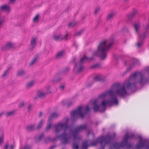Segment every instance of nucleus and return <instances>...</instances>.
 I'll list each match as a JSON object with an SVG mask.
<instances>
[{
	"label": "nucleus",
	"mask_w": 149,
	"mask_h": 149,
	"mask_svg": "<svg viewBox=\"0 0 149 149\" xmlns=\"http://www.w3.org/2000/svg\"><path fill=\"white\" fill-rule=\"evenodd\" d=\"M135 74L130 77L123 85L117 84L114 85L110 89L100 94L97 99L89 102L85 107H79L77 109L72 111L71 115L73 117H83L90 109H93L95 111H104L107 106L117 104L118 103L115 95L123 96L127 93V89L131 87L132 84L137 79Z\"/></svg>",
	"instance_id": "1"
},
{
	"label": "nucleus",
	"mask_w": 149,
	"mask_h": 149,
	"mask_svg": "<svg viewBox=\"0 0 149 149\" xmlns=\"http://www.w3.org/2000/svg\"><path fill=\"white\" fill-rule=\"evenodd\" d=\"M113 43V42L109 39L102 40L97 46V49L94 51L93 55L100 56L101 59H104L107 56V52Z\"/></svg>",
	"instance_id": "2"
},
{
	"label": "nucleus",
	"mask_w": 149,
	"mask_h": 149,
	"mask_svg": "<svg viewBox=\"0 0 149 149\" xmlns=\"http://www.w3.org/2000/svg\"><path fill=\"white\" fill-rule=\"evenodd\" d=\"M68 120V119L66 118L62 122L58 123L55 125V131L56 134L58 133L63 132L66 130Z\"/></svg>",
	"instance_id": "3"
},
{
	"label": "nucleus",
	"mask_w": 149,
	"mask_h": 149,
	"mask_svg": "<svg viewBox=\"0 0 149 149\" xmlns=\"http://www.w3.org/2000/svg\"><path fill=\"white\" fill-rule=\"evenodd\" d=\"M68 34L63 31H58L54 34L52 36V39L55 40L60 41L63 40L67 39Z\"/></svg>",
	"instance_id": "4"
},
{
	"label": "nucleus",
	"mask_w": 149,
	"mask_h": 149,
	"mask_svg": "<svg viewBox=\"0 0 149 149\" xmlns=\"http://www.w3.org/2000/svg\"><path fill=\"white\" fill-rule=\"evenodd\" d=\"M83 67L80 63H78L75 66L74 71L75 72L78 73L82 71L83 69Z\"/></svg>",
	"instance_id": "5"
},
{
	"label": "nucleus",
	"mask_w": 149,
	"mask_h": 149,
	"mask_svg": "<svg viewBox=\"0 0 149 149\" xmlns=\"http://www.w3.org/2000/svg\"><path fill=\"white\" fill-rule=\"evenodd\" d=\"M4 148L5 149L15 148V145L14 143H10L9 142H7L4 144Z\"/></svg>",
	"instance_id": "6"
},
{
	"label": "nucleus",
	"mask_w": 149,
	"mask_h": 149,
	"mask_svg": "<svg viewBox=\"0 0 149 149\" xmlns=\"http://www.w3.org/2000/svg\"><path fill=\"white\" fill-rule=\"evenodd\" d=\"M38 38L36 37H33L32 38L31 41L30 47L32 48L36 45Z\"/></svg>",
	"instance_id": "7"
},
{
	"label": "nucleus",
	"mask_w": 149,
	"mask_h": 149,
	"mask_svg": "<svg viewBox=\"0 0 149 149\" xmlns=\"http://www.w3.org/2000/svg\"><path fill=\"white\" fill-rule=\"evenodd\" d=\"M35 81L34 80H31L26 82L25 84L26 87L27 88H30L33 86L35 84Z\"/></svg>",
	"instance_id": "8"
},
{
	"label": "nucleus",
	"mask_w": 149,
	"mask_h": 149,
	"mask_svg": "<svg viewBox=\"0 0 149 149\" xmlns=\"http://www.w3.org/2000/svg\"><path fill=\"white\" fill-rule=\"evenodd\" d=\"M65 53L64 50L60 51L58 52L55 55V58L57 59H59L63 57Z\"/></svg>",
	"instance_id": "9"
},
{
	"label": "nucleus",
	"mask_w": 149,
	"mask_h": 149,
	"mask_svg": "<svg viewBox=\"0 0 149 149\" xmlns=\"http://www.w3.org/2000/svg\"><path fill=\"white\" fill-rule=\"evenodd\" d=\"M14 44L12 42H8L5 46L3 48V50H6L13 47L14 46Z\"/></svg>",
	"instance_id": "10"
},
{
	"label": "nucleus",
	"mask_w": 149,
	"mask_h": 149,
	"mask_svg": "<svg viewBox=\"0 0 149 149\" xmlns=\"http://www.w3.org/2000/svg\"><path fill=\"white\" fill-rule=\"evenodd\" d=\"M38 96L40 97H45L47 94L45 91L42 90H39L37 93Z\"/></svg>",
	"instance_id": "11"
},
{
	"label": "nucleus",
	"mask_w": 149,
	"mask_h": 149,
	"mask_svg": "<svg viewBox=\"0 0 149 149\" xmlns=\"http://www.w3.org/2000/svg\"><path fill=\"white\" fill-rule=\"evenodd\" d=\"M137 12V10H134L131 13L127 15L126 17L128 19H131L136 14Z\"/></svg>",
	"instance_id": "12"
},
{
	"label": "nucleus",
	"mask_w": 149,
	"mask_h": 149,
	"mask_svg": "<svg viewBox=\"0 0 149 149\" xmlns=\"http://www.w3.org/2000/svg\"><path fill=\"white\" fill-rule=\"evenodd\" d=\"M59 138L62 139L64 143H66L68 142V138L67 136L65 133L60 136Z\"/></svg>",
	"instance_id": "13"
},
{
	"label": "nucleus",
	"mask_w": 149,
	"mask_h": 149,
	"mask_svg": "<svg viewBox=\"0 0 149 149\" xmlns=\"http://www.w3.org/2000/svg\"><path fill=\"white\" fill-rule=\"evenodd\" d=\"M0 10L8 12L10 10V8L8 5H4L0 7Z\"/></svg>",
	"instance_id": "14"
},
{
	"label": "nucleus",
	"mask_w": 149,
	"mask_h": 149,
	"mask_svg": "<svg viewBox=\"0 0 149 149\" xmlns=\"http://www.w3.org/2000/svg\"><path fill=\"white\" fill-rule=\"evenodd\" d=\"M141 25L139 23H136L134 25V29L136 33H138L140 29Z\"/></svg>",
	"instance_id": "15"
},
{
	"label": "nucleus",
	"mask_w": 149,
	"mask_h": 149,
	"mask_svg": "<svg viewBox=\"0 0 149 149\" xmlns=\"http://www.w3.org/2000/svg\"><path fill=\"white\" fill-rule=\"evenodd\" d=\"M38 58V57L37 56H34L30 62L29 64L31 66L34 65L36 63Z\"/></svg>",
	"instance_id": "16"
},
{
	"label": "nucleus",
	"mask_w": 149,
	"mask_h": 149,
	"mask_svg": "<svg viewBox=\"0 0 149 149\" xmlns=\"http://www.w3.org/2000/svg\"><path fill=\"white\" fill-rule=\"evenodd\" d=\"M139 80L138 82L140 84H143L145 83L146 81V79L144 77H140L139 78Z\"/></svg>",
	"instance_id": "17"
},
{
	"label": "nucleus",
	"mask_w": 149,
	"mask_h": 149,
	"mask_svg": "<svg viewBox=\"0 0 149 149\" xmlns=\"http://www.w3.org/2000/svg\"><path fill=\"white\" fill-rule=\"evenodd\" d=\"M45 89V93H46L47 94L49 93H50L52 92L51 88L50 86H47L46 87Z\"/></svg>",
	"instance_id": "18"
},
{
	"label": "nucleus",
	"mask_w": 149,
	"mask_h": 149,
	"mask_svg": "<svg viewBox=\"0 0 149 149\" xmlns=\"http://www.w3.org/2000/svg\"><path fill=\"white\" fill-rule=\"evenodd\" d=\"M4 135L3 134L0 135V146H2L4 141Z\"/></svg>",
	"instance_id": "19"
},
{
	"label": "nucleus",
	"mask_w": 149,
	"mask_h": 149,
	"mask_svg": "<svg viewBox=\"0 0 149 149\" xmlns=\"http://www.w3.org/2000/svg\"><path fill=\"white\" fill-rule=\"evenodd\" d=\"M114 16V13L113 12L109 13L107 16V19L108 20H110Z\"/></svg>",
	"instance_id": "20"
},
{
	"label": "nucleus",
	"mask_w": 149,
	"mask_h": 149,
	"mask_svg": "<svg viewBox=\"0 0 149 149\" xmlns=\"http://www.w3.org/2000/svg\"><path fill=\"white\" fill-rule=\"evenodd\" d=\"M90 60V58L86 56H84L81 59V62L83 63L87 61H89Z\"/></svg>",
	"instance_id": "21"
},
{
	"label": "nucleus",
	"mask_w": 149,
	"mask_h": 149,
	"mask_svg": "<svg viewBox=\"0 0 149 149\" xmlns=\"http://www.w3.org/2000/svg\"><path fill=\"white\" fill-rule=\"evenodd\" d=\"M25 73L24 71L22 70H18L17 73V74L19 76H21L23 75Z\"/></svg>",
	"instance_id": "22"
},
{
	"label": "nucleus",
	"mask_w": 149,
	"mask_h": 149,
	"mask_svg": "<svg viewBox=\"0 0 149 149\" xmlns=\"http://www.w3.org/2000/svg\"><path fill=\"white\" fill-rule=\"evenodd\" d=\"M39 17V15H36L34 17L33 19V21L34 23H36L38 22Z\"/></svg>",
	"instance_id": "23"
},
{
	"label": "nucleus",
	"mask_w": 149,
	"mask_h": 149,
	"mask_svg": "<svg viewBox=\"0 0 149 149\" xmlns=\"http://www.w3.org/2000/svg\"><path fill=\"white\" fill-rule=\"evenodd\" d=\"M94 79L96 81H101L102 79V77L100 75H97L95 77Z\"/></svg>",
	"instance_id": "24"
},
{
	"label": "nucleus",
	"mask_w": 149,
	"mask_h": 149,
	"mask_svg": "<svg viewBox=\"0 0 149 149\" xmlns=\"http://www.w3.org/2000/svg\"><path fill=\"white\" fill-rule=\"evenodd\" d=\"M15 112L14 110L8 111L6 113V115L8 116L13 115L15 113Z\"/></svg>",
	"instance_id": "25"
},
{
	"label": "nucleus",
	"mask_w": 149,
	"mask_h": 149,
	"mask_svg": "<svg viewBox=\"0 0 149 149\" xmlns=\"http://www.w3.org/2000/svg\"><path fill=\"white\" fill-rule=\"evenodd\" d=\"M34 127L33 125H30L27 126L26 129L29 131H30L33 130Z\"/></svg>",
	"instance_id": "26"
},
{
	"label": "nucleus",
	"mask_w": 149,
	"mask_h": 149,
	"mask_svg": "<svg viewBox=\"0 0 149 149\" xmlns=\"http://www.w3.org/2000/svg\"><path fill=\"white\" fill-rule=\"evenodd\" d=\"M58 115V114L56 113H52L50 116L49 119V120H50L52 118H54L57 116Z\"/></svg>",
	"instance_id": "27"
},
{
	"label": "nucleus",
	"mask_w": 149,
	"mask_h": 149,
	"mask_svg": "<svg viewBox=\"0 0 149 149\" xmlns=\"http://www.w3.org/2000/svg\"><path fill=\"white\" fill-rule=\"evenodd\" d=\"M76 24V23L75 21L71 22L68 24V26L69 27H72L75 26Z\"/></svg>",
	"instance_id": "28"
},
{
	"label": "nucleus",
	"mask_w": 149,
	"mask_h": 149,
	"mask_svg": "<svg viewBox=\"0 0 149 149\" xmlns=\"http://www.w3.org/2000/svg\"><path fill=\"white\" fill-rule=\"evenodd\" d=\"M26 103L24 101L21 102L19 104V107L21 108L23 107L25 104Z\"/></svg>",
	"instance_id": "29"
},
{
	"label": "nucleus",
	"mask_w": 149,
	"mask_h": 149,
	"mask_svg": "<svg viewBox=\"0 0 149 149\" xmlns=\"http://www.w3.org/2000/svg\"><path fill=\"white\" fill-rule=\"evenodd\" d=\"M67 100H63L61 102V103L63 105L67 106Z\"/></svg>",
	"instance_id": "30"
},
{
	"label": "nucleus",
	"mask_w": 149,
	"mask_h": 149,
	"mask_svg": "<svg viewBox=\"0 0 149 149\" xmlns=\"http://www.w3.org/2000/svg\"><path fill=\"white\" fill-rule=\"evenodd\" d=\"M72 104V102L70 100H67V106H69Z\"/></svg>",
	"instance_id": "31"
},
{
	"label": "nucleus",
	"mask_w": 149,
	"mask_h": 149,
	"mask_svg": "<svg viewBox=\"0 0 149 149\" xmlns=\"http://www.w3.org/2000/svg\"><path fill=\"white\" fill-rule=\"evenodd\" d=\"M43 123V120H41L39 123L38 125V128H40L41 127V126L42 125Z\"/></svg>",
	"instance_id": "32"
},
{
	"label": "nucleus",
	"mask_w": 149,
	"mask_h": 149,
	"mask_svg": "<svg viewBox=\"0 0 149 149\" xmlns=\"http://www.w3.org/2000/svg\"><path fill=\"white\" fill-rule=\"evenodd\" d=\"M100 8L99 7H97L95 8L94 11V13L95 14H97L99 11Z\"/></svg>",
	"instance_id": "33"
},
{
	"label": "nucleus",
	"mask_w": 149,
	"mask_h": 149,
	"mask_svg": "<svg viewBox=\"0 0 149 149\" xmlns=\"http://www.w3.org/2000/svg\"><path fill=\"white\" fill-rule=\"evenodd\" d=\"M65 86V85L64 84L61 85L60 86V88L61 89H63Z\"/></svg>",
	"instance_id": "34"
},
{
	"label": "nucleus",
	"mask_w": 149,
	"mask_h": 149,
	"mask_svg": "<svg viewBox=\"0 0 149 149\" xmlns=\"http://www.w3.org/2000/svg\"><path fill=\"white\" fill-rule=\"evenodd\" d=\"M142 42H139L137 44V45L138 47H140L142 45Z\"/></svg>",
	"instance_id": "35"
},
{
	"label": "nucleus",
	"mask_w": 149,
	"mask_h": 149,
	"mask_svg": "<svg viewBox=\"0 0 149 149\" xmlns=\"http://www.w3.org/2000/svg\"><path fill=\"white\" fill-rule=\"evenodd\" d=\"M15 0H9V3H13L15 1Z\"/></svg>",
	"instance_id": "36"
},
{
	"label": "nucleus",
	"mask_w": 149,
	"mask_h": 149,
	"mask_svg": "<svg viewBox=\"0 0 149 149\" xmlns=\"http://www.w3.org/2000/svg\"><path fill=\"white\" fill-rule=\"evenodd\" d=\"M85 128V127L83 126H81L79 128V130H81L82 129H84Z\"/></svg>",
	"instance_id": "37"
},
{
	"label": "nucleus",
	"mask_w": 149,
	"mask_h": 149,
	"mask_svg": "<svg viewBox=\"0 0 149 149\" xmlns=\"http://www.w3.org/2000/svg\"><path fill=\"white\" fill-rule=\"evenodd\" d=\"M73 146L74 147V148H78V145H77V144H74Z\"/></svg>",
	"instance_id": "38"
},
{
	"label": "nucleus",
	"mask_w": 149,
	"mask_h": 149,
	"mask_svg": "<svg viewBox=\"0 0 149 149\" xmlns=\"http://www.w3.org/2000/svg\"><path fill=\"white\" fill-rule=\"evenodd\" d=\"M30 146L29 145H26L25 147V149H28L30 148Z\"/></svg>",
	"instance_id": "39"
},
{
	"label": "nucleus",
	"mask_w": 149,
	"mask_h": 149,
	"mask_svg": "<svg viewBox=\"0 0 149 149\" xmlns=\"http://www.w3.org/2000/svg\"><path fill=\"white\" fill-rule=\"evenodd\" d=\"M80 34V32H78L76 33L74 35L75 36H77V35H79Z\"/></svg>",
	"instance_id": "40"
},
{
	"label": "nucleus",
	"mask_w": 149,
	"mask_h": 149,
	"mask_svg": "<svg viewBox=\"0 0 149 149\" xmlns=\"http://www.w3.org/2000/svg\"><path fill=\"white\" fill-rule=\"evenodd\" d=\"M32 107V105H30L28 106V109L30 110Z\"/></svg>",
	"instance_id": "41"
},
{
	"label": "nucleus",
	"mask_w": 149,
	"mask_h": 149,
	"mask_svg": "<svg viewBox=\"0 0 149 149\" xmlns=\"http://www.w3.org/2000/svg\"><path fill=\"white\" fill-rule=\"evenodd\" d=\"M104 139H102V141H100V142L101 143H104Z\"/></svg>",
	"instance_id": "42"
},
{
	"label": "nucleus",
	"mask_w": 149,
	"mask_h": 149,
	"mask_svg": "<svg viewBox=\"0 0 149 149\" xmlns=\"http://www.w3.org/2000/svg\"><path fill=\"white\" fill-rule=\"evenodd\" d=\"M51 125H48L47 126V128L48 129H49V128L51 127Z\"/></svg>",
	"instance_id": "43"
},
{
	"label": "nucleus",
	"mask_w": 149,
	"mask_h": 149,
	"mask_svg": "<svg viewBox=\"0 0 149 149\" xmlns=\"http://www.w3.org/2000/svg\"><path fill=\"white\" fill-rule=\"evenodd\" d=\"M142 145H140V146H139V147L140 148H142Z\"/></svg>",
	"instance_id": "44"
},
{
	"label": "nucleus",
	"mask_w": 149,
	"mask_h": 149,
	"mask_svg": "<svg viewBox=\"0 0 149 149\" xmlns=\"http://www.w3.org/2000/svg\"><path fill=\"white\" fill-rule=\"evenodd\" d=\"M60 79L59 78L57 79V81H58Z\"/></svg>",
	"instance_id": "45"
},
{
	"label": "nucleus",
	"mask_w": 149,
	"mask_h": 149,
	"mask_svg": "<svg viewBox=\"0 0 149 149\" xmlns=\"http://www.w3.org/2000/svg\"><path fill=\"white\" fill-rule=\"evenodd\" d=\"M127 139V137H126V138H125V140H126Z\"/></svg>",
	"instance_id": "46"
},
{
	"label": "nucleus",
	"mask_w": 149,
	"mask_h": 149,
	"mask_svg": "<svg viewBox=\"0 0 149 149\" xmlns=\"http://www.w3.org/2000/svg\"><path fill=\"white\" fill-rule=\"evenodd\" d=\"M54 79V80H55V79H56V78H55Z\"/></svg>",
	"instance_id": "47"
},
{
	"label": "nucleus",
	"mask_w": 149,
	"mask_h": 149,
	"mask_svg": "<svg viewBox=\"0 0 149 149\" xmlns=\"http://www.w3.org/2000/svg\"><path fill=\"white\" fill-rule=\"evenodd\" d=\"M85 148H87L86 146H85Z\"/></svg>",
	"instance_id": "48"
}]
</instances>
